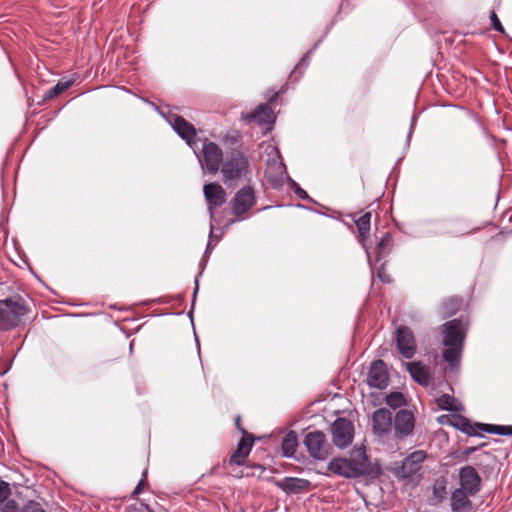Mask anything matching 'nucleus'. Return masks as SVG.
I'll use <instances>...</instances> for the list:
<instances>
[{"instance_id":"423d86ee","label":"nucleus","mask_w":512,"mask_h":512,"mask_svg":"<svg viewBox=\"0 0 512 512\" xmlns=\"http://www.w3.org/2000/svg\"><path fill=\"white\" fill-rule=\"evenodd\" d=\"M427 453L423 450H416L409 454L401 463V465L394 468V474L397 478L401 479H421L420 470L422 463L426 460Z\"/></svg>"},{"instance_id":"aec40b11","label":"nucleus","mask_w":512,"mask_h":512,"mask_svg":"<svg viewBox=\"0 0 512 512\" xmlns=\"http://www.w3.org/2000/svg\"><path fill=\"white\" fill-rule=\"evenodd\" d=\"M172 126L176 133L185 140L189 146H192L196 142L197 134L195 127L182 116H175Z\"/></svg>"},{"instance_id":"6ab92c4d","label":"nucleus","mask_w":512,"mask_h":512,"mask_svg":"<svg viewBox=\"0 0 512 512\" xmlns=\"http://www.w3.org/2000/svg\"><path fill=\"white\" fill-rule=\"evenodd\" d=\"M243 120L247 123L256 122L260 125H271L275 121V115L269 104H260L251 113L243 115Z\"/></svg>"},{"instance_id":"b1692460","label":"nucleus","mask_w":512,"mask_h":512,"mask_svg":"<svg viewBox=\"0 0 512 512\" xmlns=\"http://www.w3.org/2000/svg\"><path fill=\"white\" fill-rule=\"evenodd\" d=\"M449 417V424L454 428L460 430L461 432L469 435L476 436L479 435L478 431L475 428V424L473 425L468 418L460 414H454Z\"/></svg>"},{"instance_id":"2eb2a0df","label":"nucleus","mask_w":512,"mask_h":512,"mask_svg":"<svg viewBox=\"0 0 512 512\" xmlns=\"http://www.w3.org/2000/svg\"><path fill=\"white\" fill-rule=\"evenodd\" d=\"M367 384L377 389H384L388 386L389 374L383 360L378 359L371 363L367 374Z\"/></svg>"},{"instance_id":"f257e3e1","label":"nucleus","mask_w":512,"mask_h":512,"mask_svg":"<svg viewBox=\"0 0 512 512\" xmlns=\"http://www.w3.org/2000/svg\"><path fill=\"white\" fill-rule=\"evenodd\" d=\"M442 335V358L450 370H459L467 327L461 319H452L440 326Z\"/></svg>"},{"instance_id":"9b49d317","label":"nucleus","mask_w":512,"mask_h":512,"mask_svg":"<svg viewBox=\"0 0 512 512\" xmlns=\"http://www.w3.org/2000/svg\"><path fill=\"white\" fill-rule=\"evenodd\" d=\"M396 348L402 357L411 359L417 350V341L412 330L401 325L396 330Z\"/></svg>"},{"instance_id":"39448f33","label":"nucleus","mask_w":512,"mask_h":512,"mask_svg":"<svg viewBox=\"0 0 512 512\" xmlns=\"http://www.w3.org/2000/svg\"><path fill=\"white\" fill-rule=\"evenodd\" d=\"M349 467L354 472V478L372 477L376 478L381 474V467L370 461L364 446L355 447L346 458Z\"/></svg>"},{"instance_id":"1a4fd4ad","label":"nucleus","mask_w":512,"mask_h":512,"mask_svg":"<svg viewBox=\"0 0 512 512\" xmlns=\"http://www.w3.org/2000/svg\"><path fill=\"white\" fill-rule=\"evenodd\" d=\"M354 433V424L347 418L339 417L331 425L332 441L339 449H345L352 443Z\"/></svg>"},{"instance_id":"4be33fe9","label":"nucleus","mask_w":512,"mask_h":512,"mask_svg":"<svg viewBox=\"0 0 512 512\" xmlns=\"http://www.w3.org/2000/svg\"><path fill=\"white\" fill-rule=\"evenodd\" d=\"M327 470L334 475L352 479L354 472L349 467L346 457H335L327 465Z\"/></svg>"},{"instance_id":"58836bf2","label":"nucleus","mask_w":512,"mask_h":512,"mask_svg":"<svg viewBox=\"0 0 512 512\" xmlns=\"http://www.w3.org/2000/svg\"><path fill=\"white\" fill-rule=\"evenodd\" d=\"M234 423H235V427L236 429L242 434V437H245V436H253L252 434L248 433L245 428L242 426L241 424V416L240 415H237L235 420H234Z\"/></svg>"},{"instance_id":"37998d69","label":"nucleus","mask_w":512,"mask_h":512,"mask_svg":"<svg viewBox=\"0 0 512 512\" xmlns=\"http://www.w3.org/2000/svg\"><path fill=\"white\" fill-rule=\"evenodd\" d=\"M278 97H279V93H278V92L274 93V94H273V95H272V96L267 100V102H266L265 104H269V106L271 107V105H272V104H274V103L277 101Z\"/></svg>"},{"instance_id":"393cba45","label":"nucleus","mask_w":512,"mask_h":512,"mask_svg":"<svg viewBox=\"0 0 512 512\" xmlns=\"http://www.w3.org/2000/svg\"><path fill=\"white\" fill-rule=\"evenodd\" d=\"M354 222L358 230L360 242L362 243L363 247L367 250L365 240L370 233L371 212H365L358 218L354 216Z\"/></svg>"},{"instance_id":"7ed1b4c3","label":"nucleus","mask_w":512,"mask_h":512,"mask_svg":"<svg viewBox=\"0 0 512 512\" xmlns=\"http://www.w3.org/2000/svg\"><path fill=\"white\" fill-rule=\"evenodd\" d=\"M249 172V161L239 149H234L221 166L223 181L229 187L237 185L238 181L246 177Z\"/></svg>"},{"instance_id":"ddd939ff","label":"nucleus","mask_w":512,"mask_h":512,"mask_svg":"<svg viewBox=\"0 0 512 512\" xmlns=\"http://www.w3.org/2000/svg\"><path fill=\"white\" fill-rule=\"evenodd\" d=\"M373 433L379 438L388 436L393 431V415L387 408H379L372 414Z\"/></svg>"},{"instance_id":"ea45409f","label":"nucleus","mask_w":512,"mask_h":512,"mask_svg":"<svg viewBox=\"0 0 512 512\" xmlns=\"http://www.w3.org/2000/svg\"><path fill=\"white\" fill-rule=\"evenodd\" d=\"M377 275L378 277L380 278V280L384 283H390L392 281L391 277L389 274H387L384 266H381L379 269H378V272H377Z\"/></svg>"},{"instance_id":"f8f14e48","label":"nucleus","mask_w":512,"mask_h":512,"mask_svg":"<svg viewBox=\"0 0 512 512\" xmlns=\"http://www.w3.org/2000/svg\"><path fill=\"white\" fill-rule=\"evenodd\" d=\"M203 193L207 202L210 218L214 219L215 210L225 204L227 193L224 188L217 182L205 184Z\"/></svg>"},{"instance_id":"412c9836","label":"nucleus","mask_w":512,"mask_h":512,"mask_svg":"<svg viewBox=\"0 0 512 512\" xmlns=\"http://www.w3.org/2000/svg\"><path fill=\"white\" fill-rule=\"evenodd\" d=\"M469 494L463 489H455L451 495V509L453 512H472L473 505Z\"/></svg>"},{"instance_id":"a878e982","label":"nucleus","mask_w":512,"mask_h":512,"mask_svg":"<svg viewBox=\"0 0 512 512\" xmlns=\"http://www.w3.org/2000/svg\"><path fill=\"white\" fill-rule=\"evenodd\" d=\"M447 478L444 476L435 479L432 487L433 504H439L447 497Z\"/></svg>"},{"instance_id":"a211bd4d","label":"nucleus","mask_w":512,"mask_h":512,"mask_svg":"<svg viewBox=\"0 0 512 512\" xmlns=\"http://www.w3.org/2000/svg\"><path fill=\"white\" fill-rule=\"evenodd\" d=\"M276 486L287 494H298L306 492L311 487V482L307 479L296 477H284L275 482Z\"/></svg>"},{"instance_id":"dca6fc26","label":"nucleus","mask_w":512,"mask_h":512,"mask_svg":"<svg viewBox=\"0 0 512 512\" xmlns=\"http://www.w3.org/2000/svg\"><path fill=\"white\" fill-rule=\"evenodd\" d=\"M406 370L410 374L411 378L423 387L429 386L432 374L429 366L424 364L422 361H412L405 363Z\"/></svg>"},{"instance_id":"20e7f679","label":"nucleus","mask_w":512,"mask_h":512,"mask_svg":"<svg viewBox=\"0 0 512 512\" xmlns=\"http://www.w3.org/2000/svg\"><path fill=\"white\" fill-rule=\"evenodd\" d=\"M256 204L255 191L251 186H245L238 190L230 201L231 213L235 218L229 219L224 224V229H228L231 225L238 221L248 218V212Z\"/></svg>"},{"instance_id":"473e14b6","label":"nucleus","mask_w":512,"mask_h":512,"mask_svg":"<svg viewBox=\"0 0 512 512\" xmlns=\"http://www.w3.org/2000/svg\"><path fill=\"white\" fill-rule=\"evenodd\" d=\"M11 495L10 484L0 478V505L3 504Z\"/></svg>"},{"instance_id":"c9c22d12","label":"nucleus","mask_w":512,"mask_h":512,"mask_svg":"<svg viewBox=\"0 0 512 512\" xmlns=\"http://www.w3.org/2000/svg\"><path fill=\"white\" fill-rule=\"evenodd\" d=\"M490 20H491V25H492V28L501 33V34H504L505 33V29L503 27V25L501 24L497 14L495 11H491L490 13Z\"/></svg>"},{"instance_id":"cd10ccee","label":"nucleus","mask_w":512,"mask_h":512,"mask_svg":"<svg viewBox=\"0 0 512 512\" xmlns=\"http://www.w3.org/2000/svg\"><path fill=\"white\" fill-rule=\"evenodd\" d=\"M476 430L485 433L498 434L503 436H512V425H495L486 423H476Z\"/></svg>"},{"instance_id":"f03ea898","label":"nucleus","mask_w":512,"mask_h":512,"mask_svg":"<svg viewBox=\"0 0 512 512\" xmlns=\"http://www.w3.org/2000/svg\"><path fill=\"white\" fill-rule=\"evenodd\" d=\"M28 312L26 301L19 295L0 300V331L18 327Z\"/></svg>"},{"instance_id":"a19ab883","label":"nucleus","mask_w":512,"mask_h":512,"mask_svg":"<svg viewBox=\"0 0 512 512\" xmlns=\"http://www.w3.org/2000/svg\"><path fill=\"white\" fill-rule=\"evenodd\" d=\"M309 58H310V52H307L306 54H304V56L301 58L299 64L296 66V69L300 68V67H306L309 63Z\"/></svg>"},{"instance_id":"f3484780","label":"nucleus","mask_w":512,"mask_h":512,"mask_svg":"<svg viewBox=\"0 0 512 512\" xmlns=\"http://www.w3.org/2000/svg\"><path fill=\"white\" fill-rule=\"evenodd\" d=\"M254 441V436L242 437L238 442L237 448L231 454L228 464L238 466L244 465L254 445Z\"/></svg>"},{"instance_id":"a18cd8bd","label":"nucleus","mask_w":512,"mask_h":512,"mask_svg":"<svg viewBox=\"0 0 512 512\" xmlns=\"http://www.w3.org/2000/svg\"><path fill=\"white\" fill-rule=\"evenodd\" d=\"M198 289H199V284H198V280L195 281V288H194V293H193V296L196 297V294L198 292ZM195 301V298H193V302Z\"/></svg>"},{"instance_id":"0eeeda50","label":"nucleus","mask_w":512,"mask_h":512,"mask_svg":"<svg viewBox=\"0 0 512 512\" xmlns=\"http://www.w3.org/2000/svg\"><path fill=\"white\" fill-rule=\"evenodd\" d=\"M303 443L309 455L316 460H326L332 453V446L322 431L308 432Z\"/></svg>"},{"instance_id":"4468645a","label":"nucleus","mask_w":512,"mask_h":512,"mask_svg":"<svg viewBox=\"0 0 512 512\" xmlns=\"http://www.w3.org/2000/svg\"><path fill=\"white\" fill-rule=\"evenodd\" d=\"M460 488L470 496H475L480 491L481 477L473 466L466 465L459 470Z\"/></svg>"},{"instance_id":"5701e85b","label":"nucleus","mask_w":512,"mask_h":512,"mask_svg":"<svg viewBox=\"0 0 512 512\" xmlns=\"http://www.w3.org/2000/svg\"><path fill=\"white\" fill-rule=\"evenodd\" d=\"M463 299L459 296H450L442 301L438 308L440 316L445 319L455 315L462 307Z\"/></svg>"},{"instance_id":"c756f323","label":"nucleus","mask_w":512,"mask_h":512,"mask_svg":"<svg viewBox=\"0 0 512 512\" xmlns=\"http://www.w3.org/2000/svg\"><path fill=\"white\" fill-rule=\"evenodd\" d=\"M456 402V398L449 394H443L436 399V404L441 410L450 412H459L462 410V407L456 405Z\"/></svg>"},{"instance_id":"72a5a7b5","label":"nucleus","mask_w":512,"mask_h":512,"mask_svg":"<svg viewBox=\"0 0 512 512\" xmlns=\"http://www.w3.org/2000/svg\"><path fill=\"white\" fill-rule=\"evenodd\" d=\"M22 512H46L39 502L30 500L23 507Z\"/></svg>"},{"instance_id":"e433bc0d","label":"nucleus","mask_w":512,"mask_h":512,"mask_svg":"<svg viewBox=\"0 0 512 512\" xmlns=\"http://www.w3.org/2000/svg\"><path fill=\"white\" fill-rule=\"evenodd\" d=\"M293 186L295 188L294 192L298 198L302 200H311L308 193L304 189H302L296 182H293Z\"/></svg>"},{"instance_id":"f704fd0d","label":"nucleus","mask_w":512,"mask_h":512,"mask_svg":"<svg viewBox=\"0 0 512 512\" xmlns=\"http://www.w3.org/2000/svg\"><path fill=\"white\" fill-rule=\"evenodd\" d=\"M1 506V512H19V505L15 500L7 499Z\"/></svg>"},{"instance_id":"c03bdc74","label":"nucleus","mask_w":512,"mask_h":512,"mask_svg":"<svg viewBox=\"0 0 512 512\" xmlns=\"http://www.w3.org/2000/svg\"><path fill=\"white\" fill-rule=\"evenodd\" d=\"M238 139H239V135H235V136H231V137L227 136L226 137V141L231 140V143H236L238 141Z\"/></svg>"},{"instance_id":"6e6552de","label":"nucleus","mask_w":512,"mask_h":512,"mask_svg":"<svg viewBox=\"0 0 512 512\" xmlns=\"http://www.w3.org/2000/svg\"><path fill=\"white\" fill-rule=\"evenodd\" d=\"M198 159L202 168L209 174L214 175L223 163V152L217 144L206 140L203 143L201 155H198Z\"/></svg>"},{"instance_id":"79ce46f5","label":"nucleus","mask_w":512,"mask_h":512,"mask_svg":"<svg viewBox=\"0 0 512 512\" xmlns=\"http://www.w3.org/2000/svg\"><path fill=\"white\" fill-rule=\"evenodd\" d=\"M213 241L215 243H217L219 241V237L213 235V226H211L210 239H209V243L207 245L206 253H208L209 250L211 249V243Z\"/></svg>"},{"instance_id":"7c9ffc66","label":"nucleus","mask_w":512,"mask_h":512,"mask_svg":"<svg viewBox=\"0 0 512 512\" xmlns=\"http://www.w3.org/2000/svg\"><path fill=\"white\" fill-rule=\"evenodd\" d=\"M74 84V80L70 79L67 81H59L55 86L50 88L43 95V101H49L56 98L61 93L69 89Z\"/></svg>"},{"instance_id":"bb28decb","label":"nucleus","mask_w":512,"mask_h":512,"mask_svg":"<svg viewBox=\"0 0 512 512\" xmlns=\"http://www.w3.org/2000/svg\"><path fill=\"white\" fill-rule=\"evenodd\" d=\"M298 447L297 433L293 430L289 431L283 438L281 449L285 457H293Z\"/></svg>"},{"instance_id":"c85d7f7f","label":"nucleus","mask_w":512,"mask_h":512,"mask_svg":"<svg viewBox=\"0 0 512 512\" xmlns=\"http://www.w3.org/2000/svg\"><path fill=\"white\" fill-rule=\"evenodd\" d=\"M392 248H393V240H392L390 233H384L376 246V252H377L376 260L379 261L382 258L389 255V253L392 251Z\"/></svg>"},{"instance_id":"2f4dec72","label":"nucleus","mask_w":512,"mask_h":512,"mask_svg":"<svg viewBox=\"0 0 512 512\" xmlns=\"http://www.w3.org/2000/svg\"><path fill=\"white\" fill-rule=\"evenodd\" d=\"M386 404L392 409H397L406 405V399L401 392H391L385 398Z\"/></svg>"},{"instance_id":"9d476101","label":"nucleus","mask_w":512,"mask_h":512,"mask_svg":"<svg viewBox=\"0 0 512 512\" xmlns=\"http://www.w3.org/2000/svg\"><path fill=\"white\" fill-rule=\"evenodd\" d=\"M415 416L407 409H400L393 416V433L396 440H403L413 434Z\"/></svg>"},{"instance_id":"4c0bfd02","label":"nucleus","mask_w":512,"mask_h":512,"mask_svg":"<svg viewBox=\"0 0 512 512\" xmlns=\"http://www.w3.org/2000/svg\"><path fill=\"white\" fill-rule=\"evenodd\" d=\"M148 483H147V479H146V471L144 472V475H143V478L138 482L137 486L135 487L132 495L133 496H137L139 495L140 493L143 492L144 490V487L147 486Z\"/></svg>"}]
</instances>
